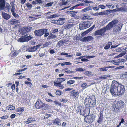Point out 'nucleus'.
I'll use <instances>...</instances> for the list:
<instances>
[{"label":"nucleus","mask_w":127,"mask_h":127,"mask_svg":"<svg viewBox=\"0 0 127 127\" xmlns=\"http://www.w3.org/2000/svg\"><path fill=\"white\" fill-rule=\"evenodd\" d=\"M118 22V20H113L112 21L110 22L106 26V27H104L96 31L95 33V35H103L104 34V32H106V30H110Z\"/></svg>","instance_id":"obj_1"},{"label":"nucleus","mask_w":127,"mask_h":127,"mask_svg":"<svg viewBox=\"0 0 127 127\" xmlns=\"http://www.w3.org/2000/svg\"><path fill=\"white\" fill-rule=\"evenodd\" d=\"M124 102L122 100L115 101L112 105V110L115 113L120 112V110L124 107Z\"/></svg>","instance_id":"obj_2"},{"label":"nucleus","mask_w":127,"mask_h":127,"mask_svg":"<svg viewBox=\"0 0 127 127\" xmlns=\"http://www.w3.org/2000/svg\"><path fill=\"white\" fill-rule=\"evenodd\" d=\"M85 104L88 107H95L96 105V99L95 95H93L89 98H86L85 99Z\"/></svg>","instance_id":"obj_3"},{"label":"nucleus","mask_w":127,"mask_h":127,"mask_svg":"<svg viewBox=\"0 0 127 127\" xmlns=\"http://www.w3.org/2000/svg\"><path fill=\"white\" fill-rule=\"evenodd\" d=\"M5 0H0V11L4 10L9 12L11 10V6L9 4L7 3L5 5Z\"/></svg>","instance_id":"obj_4"},{"label":"nucleus","mask_w":127,"mask_h":127,"mask_svg":"<svg viewBox=\"0 0 127 127\" xmlns=\"http://www.w3.org/2000/svg\"><path fill=\"white\" fill-rule=\"evenodd\" d=\"M120 84L118 82L113 81L112 82L111 87L110 89V92L112 95H116L117 89L119 86Z\"/></svg>","instance_id":"obj_5"},{"label":"nucleus","mask_w":127,"mask_h":127,"mask_svg":"<svg viewBox=\"0 0 127 127\" xmlns=\"http://www.w3.org/2000/svg\"><path fill=\"white\" fill-rule=\"evenodd\" d=\"M47 105L43 103L40 100L38 99L35 104V107L37 109H42L46 110L47 109Z\"/></svg>","instance_id":"obj_6"},{"label":"nucleus","mask_w":127,"mask_h":127,"mask_svg":"<svg viewBox=\"0 0 127 127\" xmlns=\"http://www.w3.org/2000/svg\"><path fill=\"white\" fill-rule=\"evenodd\" d=\"M125 90V88L124 86L120 84L119 86L117 89L116 95H121L124 94Z\"/></svg>","instance_id":"obj_7"},{"label":"nucleus","mask_w":127,"mask_h":127,"mask_svg":"<svg viewBox=\"0 0 127 127\" xmlns=\"http://www.w3.org/2000/svg\"><path fill=\"white\" fill-rule=\"evenodd\" d=\"M47 31V29H43L35 30L34 32V34L37 36H41L44 34L45 32Z\"/></svg>","instance_id":"obj_8"},{"label":"nucleus","mask_w":127,"mask_h":127,"mask_svg":"<svg viewBox=\"0 0 127 127\" xmlns=\"http://www.w3.org/2000/svg\"><path fill=\"white\" fill-rule=\"evenodd\" d=\"M90 26V23L89 21L83 22L79 25V28L80 29L82 30L89 28Z\"/></svg>","instance_id":"obj_9"},{"label":"nucleus","mask_w":127,"mask_h":127,"mask_svg":"<svg viewBox=\"0 0 127 127\" xmlns=\"http://www.w3.org/2000/svg\"><path fill=\"white\" fill-rule=\"evenodd\" d=\"M76 111L81 115L85 116L86 114V109L84 107L81 106H79L77 108Z\"/></svg>","instance_id":"obj_10"},{"label":"nucleus","mask_w":127,"mask_h":127,"mask_svg":"<svg viewBox=\"0 0 127 127\" xmlns=\"http://www.w3.org/2000/svg\"><path fill=\"white\" fill-rule=\"evenodd\" d=\"M86 117H87V118H85V120L88 123H92L95 119V116L93 115L87 116Z\"/></svg>","instance_id":"obj_11"},{"label":"nucleus","mask_w":127,"mask_h":127,"mask_svg":"<svg viewBox=\"0 0 127 127\" xmlns=\"http://www.w3.org/2000/svg\"><path fill=\"white\" fill-rule=\"evenodd\" d=\"M14 2L15 1H13L10 3V4L11 5V11L13 16L15 17L18 18L19 17V15L18 14H16L14 12L15 8Z\"/></svg>","instance_id":"obj_12"},{"label":"nucleus","mask_w":127,"mask_h":127,"mask_svg":"<svg viewBox=\"0 0 127 127\" xmlns=\"http://www.w3.org/2000/svg\"><path fill=\"white\" fill-rule=\"evenodd\" d=\"M103 112L102 111H100L98 115V118L97 121V122L99 124H101L104 121V117Z\"/></svg>","instance_id":"obj_13"},{"label":"nucleus","mask_w":127,"mask_h":127,"mask_svg":"<svg viewBox=\"0 0 127 127\" xmlns=\"http://www.w3.org/2000/svg\"><path fill=\"white\" fill-rule=\"evenodd\" d=\"M32 27L30 26L23 27L21 30V32L23 35H24L25 33L29 32L32 29Z\"/></svg>","instance_id":"obj_14"},{"label":"nucleus","mask_w":127,"mask_h":127,"mask_svg":"<svg viewBox=\"0 0 127 127\" xmlns=\"http://www.w3.org/2000/svg\"><path fill=\"white\" fill-rule=\"evenodd\" d=\"M122 25V24L120 23L118 24L117 26H115L114 29L115 30L114 31L116 34H117L118 33L120 32L121 30Z\"/></svg>","instance_id":"obj_15"},{"label":"nucleus","mask_w":127,"mask_h":127,"mask_svg":"<svg viewBox=\"0 0 127 127\" xmlns=\"http://www.w3.org/2000/svg\"><path fill=\"white\" fill-rule=\"evenodd\" d=\"M94 38L91 36H88L86 37H85L83 38L80 39V41L83 42H89L92 40H93Z\"/></svg>","instance_id":"obj_16"},{"label":"nucleus","mask_w":127,"mask_h":127,"mask_svg":"<svg viewBox=\"0 0 127 127\" xmlns=\"http://www.w3.org/2000/svg\"><path fill=\"white\" fill-rule=\"evenodd\" d=\"M111 11V10L110 9L106 10L105 11L100 12L99 13V14L102 15H107L109 16H110L112 15V14H110L112 12Z\"/></svg>","instance_id":"obj_17"},{"label":"nucleus","mask_w":127,"mask_h":127,"mask_svg":"<svg viewBox=\"0 0 127 127\" xmlns=\"http://www.w3.org/2000/svg\"><path fill=\"white\" fill-rule=\"evenodd\" d=\"M79 93L78 92H75V90H73L71 92L70 96L73 98H78L79 96Z\"/></svg>","instance_id":"obj_18"},{"label":"nucleus","mask_w":127,"mask_h":127,"mask_svg":"<svg viewBox=\"0 0 127 127\" xmlns=\"http://www.w3.org/2000/svg\"><path fill=\"white\" fill-rule=\"evenodd\" d=\"M2 16L4 19L6 20H8L11 17L10 15L4 12L2 13Z\"/></svg>","instance_id":"obj_19"},{"label":"nucleus","mask_w":127,"mask_h":127,"mask_svg":"<svg viewBox=\"0 0 127 127\" xmlns=\"http://www.w3.org/2000/svg\"><path fill=\"white\" fill-rule=\"evenodd\" d=\"M9 23L11 25H14L20 23L19 21L16 19H12L9 20Z\"/></svg>","instance_id":"obj_20"},{"label":"nucleus","mask_w":127,"mask_h":127,"mask_svg":"<svg viewBox=\"0 0 127 127\" xmlns=\"http://www.w3.org/2000/svg\"><path fill=\"white\" fill-rule=\"evenodd\" d=\"M27 121H26V123L28 124L29 123H32L33 122H35L36 120L35 118H32V117H29L27 119Z\"/></svg>","instance_id":"obj_21"},{"label":"nucleus","mask_w":127,"mask_h":127,"mask_svg":"<svg viewBox=\"0 0 127 127\" xmlns=\"http://www.w3.org/2000/svg\"><path fill=\"white\" fill-rule=\"evenodd\" d=\"M24 110V107H18L16 109V112H20V113H17L18 115H21L22 113L23 112Z\"/></svg>","instance_id":"obj_22"},{"label":"nucleus","mask_w":127,"mask_h":127,"mask_svg":"<svg viewBox=\"0 0 127 127\" xmlns=\"http://www.w3.org/2000/svg\"><path fill=\"white\" fill-rule=\"evenodd\" d=\"M125 59H120L117 60V62H116L115 60V62H114V64L115 65H118L119 64L121 63H122L125 62Z\"/></svg>","instance_id":"obj_23"},{"label":"nucleus","mask_w":127,"mask_h":127,"mask_svg":"<svg viewBox=\"0 0 127 127\" xmlns=\"http://www.w3.org/2000/svg\"><path fill=\"white\" fill-rule=\"evenodd\" d=\"M114 66H106L103 68H100L99 69V71H106L108 70V68H114Z\"/></svg>","instance_id":"obj_24"},{"label":"nucleus","mask_w":127,"mask_h":127,"mask_svg":"<svg viewBox=\"0 0 127 127\" xmlns=\"http://www.w3.org/2000/svg\"><path fill=\"white\" fill-rule=\"evenodd\" d=\"M65 20V19L64 18H60L58 19L57 21V24L58 25H62L64 24V21Z\"/></svg>","instance_id":"obj_25"},{"label":"nucleus","mask_w":127,"mask_h":127,"mask_svg":"<svg viewBox=\"0 0 127 127\" xmlns=\"http://www.w3.org/2000/svg\"><path fill=\"white\" fill-rule=\"evenodd\" d=\"M53 123L58 125L60 126L61 125V123L60 119L58 118H56L53 121Z\"/></svg>","instance_id":"obj_26"},{"label":"nucleus","mask_w":127,"mask_h":127,"mask_svg":"<svg viewBox=\"0 0 127 127\" xmlns=\"http://www.w3.org/2000/svg\"><path fill=\"white\" fill-rule=\"evenodd\" d=\"M25 37V35L22 36L20 38L18 39V41L21 42H26Z\"/></svg>","instance_id":"obj_27"},{"label":"nucleus","mask_w":127,"mask_h":127,"mask_svg":"<svg viewBox=\"0 0 127 127\" xmlns=\"http://www.w3.org/2000/svg\"><path fill=\"white\" fill-rule=\"evenodd\" d=\"M68 42L67 41H66V40H60L59 41L58 43L57 44V45L58 46H59V47H61L63 45Z\"/></svg>","instance_id":"obj_28"},{"label":"nucleus","mask_w":127,"mask_h":127,"mask_svg":"<svg viewBox=\"0 0 127 127\" xmlns=\"http://www.w3.org/2000/svg\"><path fill=\"white\" fill-rule=\"evenodd\" d=\"M110 76L109 74L105 75L103 76H100L99 77L100 79H107L108 77H109Z\"/></svg>","instance_id":"obj_29"},{"label":"nucleus","mask_w":127,"mask_h":127,"mask_svg":"<svg viewBox=\"0 0 127 127\" xmlns=\"http://www.w3.org/2000/svg\"><path fill=\"white\" fill-rule=\"evenodd\" d=\"M125 49H124V51L123 52L121 53H120L119 55H117V56H116V57H115L114 58H119L121 57H122L124 55H125L126 54V52L125 50Z\"/></svg>","instance_id":"obj_30"},{"label":"nucleus","mask_w":127,"mask_h":127,"mask_svg":"<svg viewBox=\"0 0 127 127\" xmlns=\"http://www.w3.org/2000/svg\"><path fill=\"white\" fill-rule=\"evenodd\" d=\"M112 44V43L111 42H108L107 44H106L104 47V49L105 50H107L110 47V46Z\"/></svg>","instance_id":"obj_31"},{"label":"nucleus","mask_w":127,"mask_h":127,"mask_svg":"<svg viewBox=\"0 0 127 127\" xmlns=\"http://www.w3.org/2000/svg\"><path fill=\"white\" fill-rule=\"evenodd\" d=\"M56 37V36L55 35L52 34L51 33L50 34V35L48 36L47 39V40L53 39Z\"/></svg>","instance_id":"obj_32"},{"label":"nucleus","mask_w":127,"mask_h":127,"mask_svg":"<svg viewBox=\"0 0 127 127\" xmlns=\"http://www.w3.org/2000/svg\"><path fill=\"white\" fill-rule=\"evenodd\" d=\"M73 27V25L71 24H67L64 26L65 29H69Z\"/></svg>","instance_id":"obj_33"},{"label":"nucleus","mask_w":127,"mask_h":127,"mask_svg":"<svg viewBox=\"0 0 127 127\" xmlns=\"http://www.w3.org/2000/svg\"><path fill=\"white\" fill-rule=\"evenodd\" d=\"M65 79L64 78H58L57 79V82L58 83H61L65 81Z\"/></svg>","instance_id":"obj_34"},{"label":"nucleus","mask_w":127,"mask_h":127,"mask_svg":"<svg viewBox=\"0 0 127 127\" xmlns=\"http://www.w3.org/2000/svg\"><path fill=\"white\" fill-rule=\"evenodd\" d=\"M7 107L8 108V110H14L15 108V107L12 105H9L7 106Z\"/></svg>","instance_id":"obj_35"},{"label":"nucleus","mask_w":127,"mask_h":127,"mask_svg":"<svg viewBox=\"0 0 127 127\" xmlns=\"http://www.w3.org/2000/svg\"><path fill=\"white\" fill-rule=\"evenodd\" d=\"M57 15L54 14L50 16H47V18L48 19H50L52 18H54L57 17Z\"/></svg>","instance_id":"obj_36"},{"label":"nucleus","mask_w":127,"mask_h":127,"mask_svg":"<svg viewBox=\"0 0 127 127\" xmlns=\"http://www.w3.org/2000/svg\"><path fill=\"white\" fill-rule=\"evenodd\" d=\"M35 49V47L34 46L33 47H31L29 49H28V51L29 52H33L36 51Z\"/></svg>","instance_id":"obj_37"},{"label":"nucleus","mask_w":127,"mask_h":127,"mask_svg":"<svg viewBox=\"0 0 127 127\" xmlns=\"http://www.w3.org/2000/svg\"><path fill=\"white\" fill-rule=\"evenodd\" d=\"M25 38H26V41H28L29 40L32 39V37H31L30 35L29 36H27V35H25Z\"/></svg>","instance_id":"obj_38"},{"label":"nucleus","mask_w":127,"mask_h":127,"mask_svg":"<svg viewBox=\"0 0 127 127\" xmlns=\"http://www.w3.org/2000/svg\"><path fill=\"white\" fill-rule=\"evenodd\" d=\"M62 92L61 90L58 89L56 91L55 93L57 95H61Z\"/></svg>","instance_id":"obj_39"},{"label":"nucleus","mask_w":127,"mask_h":127,"mask_svg":"<svg viewBox=\"0 0 127 127\" xmlns=\"http://www.w3.org/2000/svg\"><path fill=\"white\" fill-rule=\"evenodd\" d=\"M75 81L74 80H70L67 82V83L69 85H71L74 83Z\"/></svg>","instance_id":"obj_40"},{"label":"nucleus","mask_w":127,"mask_h":127,"mask_svg":"<svg viewBox=\"0 0 127 127\" xmlns=\"http://www.w3.org/2000/svg\"><path fill=\"white\" fill-rule=\"evenodd\" d=\"M119 9L124 11H127V7L126 6L122 7H121Z\"/></svg>","instance_id":"obj_41"},{"label":"nucleus","mask_w":127,"mask_h":127,"mask_svg":"<svg viewBox=\"0 0 127 127\" xmlns=\"http://www.w3.org/2000/svg\"><path fill=\"white\" fill-rule=\"evenodd\" d=\"M53 3V2H49L46 4L45 5V6L46 7L50 6L52 5Z\"/></svg>","instance_id":"obj_42"},{"label":"nucleus","mask_w":127,"mask_h":127,"mask_svg":"<svg viewBox=\"0 0 127 127\" xmlns=\"http://www.w3.org/2000/svg\"><path fill=\"white\" fill-rule=\"evenodd\" d=\"M54 102L56 105H58L60 107H61L62 105H61V103H60L58 102L56 100L55 101H54Z\"/></svg>","instance_id":"obj_43"},{"label":"nucleus","mask_w":127,"mask_h":127,"mask_svg":"<svg viewBox=\"0 0 127 127\" xmlns=\"http://www.w3.org/2000/svg\"><path fill=\"white\" fill-rule=\"evenodd\" d=\"M8 117V115H4L1 117L0 118L2 119H7Z\"/></svg>","instance_id":"obj_44"},{"label":"nucleus","mask_w":127,"mask_h":127,"mask_svg":"<svg viewBox=\"0 0 127 127\" xmlns=\"http://www.w3.org/2000/svg\"><path fill=\"white\" fill-rule=\"evenodd\" d=\"M87 84L86 83H84L81 84V86L83 88H86L87 87Z\"/></svg>","instance_id":"obj_45"},{"label":"nucleus","mask_w":127,"mask_h":127,"mask_svg":"<svg viewBox=\"0 0 127 127\" xmlns=\"http://www.w3.org/2000/svg\"><path fill=\"white\" fill-rule=\"evenodd\" d=\"M49 43L48 42H46L44 44H43V47H46L49 46Z\"/></svg>","instance_id":"obj_46"},{"label":"nucleus","mask_w":127,"mask_h":127,"mask_svg":"<svg viewBox=\"0 0 127 127\" xmlns=\"http://www.w3.org/2000/svg\"><path fill=\"white\" fill-rule=\"evenodd\" d=\"M17 53L16 52H14L11 55L12 57H16L17 56Z\"/></svg>","instance_id":"obj_47"},{"label":"nucleus","mask_w":127,"mask_h":127,"mask_svg":"<svg viewBox=\"0 0 127 127\" xmlns=\"http://www.w3.org/2000/svg\"><path fill=\"white\" fill-rule=\"evenodd\" d=\"M75 70L77 71H79L80 72H82L84 71L83 69L82 68H79L75 69Z\"/></svg>","instance_id":"obj_48"},{"label":"nucleus","mask_w":127,"mask_h":127,"mask_svg":"<svg viewBox=\"0 0 127 127\" xmlns=\"http://www.w3.org/2000/svg\"><path fill=\"white\" fill-rule=\"evenodd\" d=\"M98 7L99 8H100L102 9H104L105 8V6L103 5L100 4L98 6Z\"/></svg>","instance_id":"obj_49"},{"label":"nucleus","mask_w":127,"mask_h":127,"mask_svg":"<svg viewBox=\"0 0 127 127\" xmlns=\"http://www.w3.org/2000/svg\"><path fill=\"white\" fill-rule=\"evenodd\" d=\"M27 7L29 8L30 9H31L32 7V5L30 3H28L26 5Z\"/></svg>","instance_id":"obj_50"},{"label":"nucleus","mask_w":127,"mask_h":127,"mask_svg":"<svg viewBox=\"0 0 127 127\" xmlns=\"http://www.w3.org/2000/svg\"><path fill=\"white\" fill-rule=\"evenodd\" d=\"M90 18V16L89 15L84 16L82 17V19L83 20L88 19Z\"/></svg>","instance_id":"obj_51"},{"label":"nucleus","mask_w":127,"mask_h":127,"mask_svg":"<svg viewBox=\"0 0 127 127\" xmlns=\"http://www.w3.org/2000/svg\"><path fill=\"white\" fill-rule=\"evenodd\" d=\"M95 27L94 25H93L92 27H91L87 31L88 32H90L91 31H92L93 29Z\"/></svg>","instance_id":"obj_52"},{"label":"nucleus","mask_w":127,"mask_h":127,"mask_svg":"<svg viewBox=\"0 0 127 127\" xmlns=\"http://www.w3.org/2000/svg\"><path fill=\"white\" fill-rule=\"evenodd\" d=\"M67 3V1L66 0L65 1H63L62 2L61 5H65Z\"/></svg>","instance_id":"obj_53"},{"label":"nucleus","mask_w":127,"mask_h":127,"mask_svg":"<svg viewBox=\"0 0 127 127\" xmlns=\"http://www.w3.org/2000/svg\"><path fill=\"white\" fill-rule=\"evenodd\" d=\"M102 25H104L105 24L107 23V21L106 20H103L101 22Z\"/></svg>","instance_id":"obj_54"},{"label":"nucleus","mask_w":127,"mask_h":127,"mask_svg":"<svg viewBox=\"0 0 127 127\" xmlns=\"http://www.w3.org/2000/svg\"><path fill=\"white\" fill-rule=\"evenodd\" d=\"M122 48H119L116 50V51L117 52H121L122 51Z\"/></svg>","instance_id":"obj_55"},{"label":"nucleus","mask_w":127,"mask_h":127,"mask_svg":"<svg viewBox=\"0 0 127 127\" xmlns=\"http://www.w3.org/2000/svg\"><path fill=\"white\" fill-rule=\"evenodd\" d=\"M88 32L87 30L84 32H83V33H82L81 34V35L82 36H84L86 34L88 33Z\"/></svg>","instance_id":"obj_56"},{"label":"nucleus","mask_w":127,"mask_h":127,"mask_svg":"<svg viewBox=\"0 0 127 127\" xmlns=\"http://www.w3.org/2000/svg\"><path fill=\"white\" fill-rule=\"evenodd\" d=\"M25 83L27 85L28 84L29 85H30L31 86L32 85V83H31L27 81H25Z\"/></svg>","instance_id":"obj_57"},{"label":"nucleus","mask_w":127,"mask_h":127,"mask_svg":"<svg viewBox=\"0 0 127 127\" xmlns=\"http://www.w3.org/2000/svg\"><path fill=\"white\" fill-rule=\"evenodd\" d=\"M58 29H54L52 31V32L53 33H54L58 32Z\"/></svg>","instance_id":"obj_58"},{"label":"nucleus","mask_w":127,"mask_h":127,"mask_svg":"<svg viewBox=\"0 0 127 127\" xmlns=\"http://www.w3.org/2000/svg\"><path fill=\"white\" fill-rule=\"evenodd\" d=\"M112 5V4L111 3H107L106 4V6L108 8H110Z\"/></svg>","instance_id":"obj_59"},{"label":"nucleus","mask_w":127,"mask_h":127,"mask_svg":"<svg viewBox=\"0 0 127 127\" xmlns=\"http://www.w3.org/2000/svg\"><path fill=\"white\" fill-rule=\"evenodd\" d=\"M45 100L46 101L48 102H53V101L51 99L46 98Z\"/></svg>","instance_id":"obj_60"},{"label":"nucleus","mask_w":127,"mask_h":127,"mask_svg":"<svg viewBox=\"0 0 127 127\" xmlns=\"http://www.w3.org/2000/svg\"><path fill=\"white\" fill-rule=\"evenodd\" d=\"M124 67V66H123V65L121 66H118V67H116L115 68V69H122V68H123Z\"/></svg>","instance_id":"obj_61"},{"label":"nucleus","mask_w":127,"mask_h":127,"mask_svg":"<svg viewBox=\"0 0 127 127\" xmlns=\"http://www.w3.org/2000/svg\"><path fill=\"white\" fill-rule=\"evenodd\" d=\"M41 45L40 44H38L36 46H34V47H35V49L36 51Z\"/></svg>","instance_id":"obj_62"},{"label":"nucleus","mask_w":127,"mask_h":127,"mask_svg":"<svg viewBox=\"0 0 127 127\" xmlns=\"http://www.w3.org/2000/svg\"><path fill=\"white\" fill-rule=\"evenodd\" d=\"M36 1L37 2V3H42V0H36Z\"/></svg>","instance_id":"obj_63"},{"label":"nucleus","mask_w":127,"mask_h":127,"mask_svg":"<svg viewBox=\"0 0 127 127\" xmlns=\"http://www.w3.org/2000/svg\"><path fill=\"white\" fill-rule=\"evenodd\" d=\"M88 9H87V7H86L84 9H82V12H84L86 11H88Z\"/></svg>","instance_id":"obj_64"}]
</instances>
